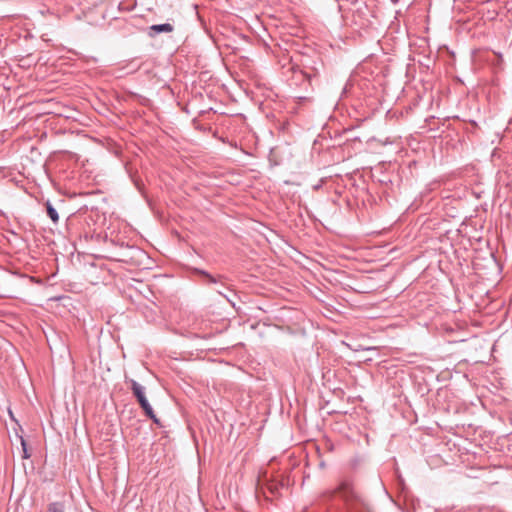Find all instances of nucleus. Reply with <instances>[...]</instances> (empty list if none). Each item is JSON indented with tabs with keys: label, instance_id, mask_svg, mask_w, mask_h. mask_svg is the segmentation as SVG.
<instances>
[{
	"label": "nucleus",
	"instance_id": "nucleus-1",
	"mask_svg": "<svg viewBox=\"0 0 512 512\" xmlns=\"http://www.w3.org/2000/svg\"><path fill=\"white\" fill-rule=\"evenodd\" d=\"M130 388L133 395L136 397L138 403L143 409L145 415L151 419L156 425L161 426L160 420L154 413V410L145 396V387L135 380H130Z\"/></svg>",
	"mask_w": 512,
	"mask_h": 512
},
{
	"label": "nucleus",
	"instance_id": "nucleus-2",
	"mask_svg": "<svg viewBox=\"0 0 512 512\" xmlns=\"http://www.w3.org/2000/svg\"><path fill=\"white\" fill-rule=\"evenodd\" d=\"M335 492L343 498L349 509H356L359 504H363L349 480L341 481Z\"/></svg>",
	"mask_w": 512,
	"mask_h": 512
},
{
	"label": "nucleus",
	"instance_id": "nucleus-3",
	"mask_svg": "<svg viewBox=\"0 0 512 512\" xmlns=\"http://www.w3.org/2000/svg\"><path fill=\"white\" fill-rule=\"evenodd\" d=\"M173 30L174 27L170 23L155 24L149 27L148 35L154 37L159 33H171Z\"/></svg>",
	"mask_w": 512,
	"mask_h": 512
},
{
	"label": "nucleus",
	"instance_id": "nucleus-4",
	"mask_svg": "<svg viewBox=\"0 0 512 512\" xmlns=\"http://www.w3.org/2000/svg\"><path fill=\"white\" fill-rule=\"evenodd\" d=\"M47 215L52 220L54 224H57L59 221V214L57 210L53 207L50 201H46L45 203Z\"/></svg>",
	"mask_w": 512,
	"mask_h": 512
},
{
	"label": "nucleus",
	"instance_id": "nucleus-5",
	"mask_svg": "<svg viewBox=\"0 0 512 512\" xmlns=\"http://www.w3.org/2000/svg\"><path fill=\"white\" fill-rule=\"evenodd\" d=\"M48 512H65L64 504L61 502H53L48 505Z\"/></svg>",
	"mask_w": 512,
	"mask_h": 512
},
{
	"label": "nucleus",
	"instance_id": "nucleus-6",
	"mask_svg": "<svg viewBox=\"0 0 512 512\" xmlns=\"http://www.w3.org/2000/svg\"><path fill=\"white\" fill-rule=\"evenodd\" d=\"M197 272L199 274L205 276L208 279L209 283H216L217 282L216 278L214 276H212L211 274H209L208 272H206L204 270H197Z\"/></svg>",
	"mask_w": 512,
	"mask_h": 512
},
{
	"label": "nucleus",
	"instance_id": "nucleus-7",
	"mask_svg": "<svg viewBox=\"0 0 512 512\" xmlns=\"http://www.w3.org/2000/svg\"><path fill=\"white\" fill-rule=\"evenodd\" d=\"M300 75H301L302 79L307 82L308 85H311V80H312L311 75L304 73V72H300Z\"/></svg>",
	"mask_w": 512,
	"mask_h": 512
},
{
	"label": "nucleus",
	"instance_id": "nucleus-8",
	"mask_svg": "<svg viewBox=\"0 0 512 512\" xmlns=\"http://www.w3.org/2000/svg\"><path fill=\"white\" fill-rule=\"evenodd\" d=\"M21 444H22V447H23L24 458H28L29 456L27 454L26 444H25V441H24L23 438L21 439Z\"/></svg>",
	"mask_w": 512,
	"mask_h": 512
}]
</instances>
